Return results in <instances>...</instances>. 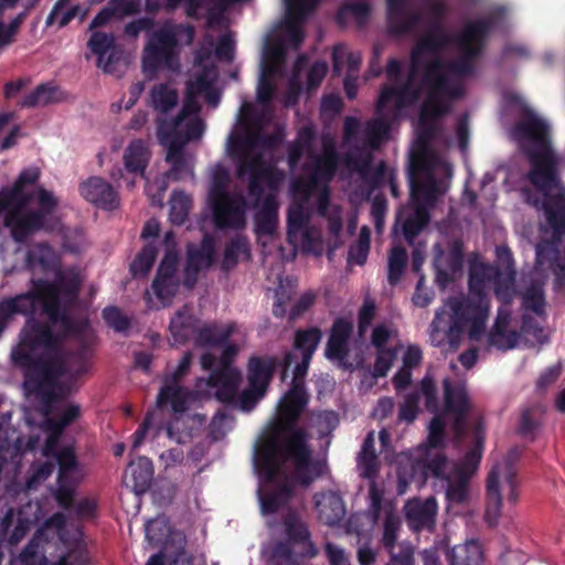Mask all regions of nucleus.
Masks as SVG:
<instances>
[{
  "instance_id": "f257e3e1",
  "label": "nucleus",
  "mask_w": 565,
  "mask_h": 565,
  "mask_svg": "<svg viewBox=\"0 0 565 565\" xmlns=\"http://www.w3.org/2000/svg\"><path fill=\"white\" fill-rule=\"evenodd\" d=\"M66 337L64 329L54 332L44 321H30L10 351L12 366L23 375L24 391L40 398L46 414L72 394V385L62 381L70 373L62 351Z\"/></svg>"
},
{
  "instance_id": "f03ea898",
  "label": "nucleus",
  "mask_w": 565,
  "mask_h": 565,
  "mask_svg": "<svg viewBox=\"0 0 565 565\" xmlns=\"http://www.w3.org/2000/svg\"><path fill=\"white\" fill-rule=\"evenodd\" d=\"M503 7H495L481 18L475 19L463 25L457 35H451L444 23L430 22L425 34L411 50L413 73L422 66L425 54L433 55L425 65V76L433 63L439 66L434 71L444 77L446 84H462L451 77H469L476 73V61L483 54L490 33L504 18Z\"/></svg>"
},
{
  "instance_id": "7ed1b4c3",
  "label": "nucleus",
  "mask_w": 565,
  "mask_h": 565,
  "mask_svg": "<svg viewBox=\"0 0 565 565\" xmlns=\"http://www.w3.org/2000/svg\"><path fill=\"white\" fill-rule=\"evenodd\" d=\"M253 463L258 477L259 509L270 535L263 546V558L265 565H282V395L277 399L274 418L254 445Z\"/></svg>"
},
{
  "instance_id": "20e7f679",
  "label": "nucleus",
  "mask_w": 565,
  "mask_h": 565,
  "mask_svg": "<svg viewBox=\"0 0 565 565\" xmlns=\"http://www.w3.org/2000/svg\"><path fill=\"white\" fill-rule=\"evenodd\" d=\"M547 124L529 113L514 127L518 136L535 142L537 149L529 152L531 170L527 180L535 188L521 190L524 201L543 211L552 230V237L559 242L565 236V190L558 178V158L551 147Z\"/></svg>"
},
{
  "instance_id": "39448f33",
  "label": "nucleus",
  "mask_w": 565,
  "mask_h": 565,
  "mask_svg": "<svg viewBox=\"0 0 565 565\" xmlns=\"http://www.w3.org/2000/svg\"><path fill=\"white\" fill-rule=\"evenodd\" d=\"M31 289L13 297L0 300V339L12 324L18 315L28 317L25 324L38 321L34 318L38 306L47 317L51 328L61 326L65 335H81L87 333L88 322L77 321L72 315V308L77 301L81 278L74 270H58L54 281L44 278H31Z\"/></svg>"
},
{
  "instance_id": "423d86ee",
  "label": "nucleus",
  "mask_w": 565,
  "mask_h": 565,
  "mask_svg": "<svg viewBox=\"0 0 565 565\" xmlns=\"http://www.w3.org/2000/svg\"><path fill=\"white\" fill-rule=\"evenodd\" d=\"M498 276V266L479 263L469 269L467 296H450L445 306L451 310L448 316L445 308L436 311L431 321L434 332H447L450 342L458 340L468 329L470 340L479 341L486 331L490 311L489 285Z\"/></svg>"
},
{
  "instance_id": "0eeeda50",
  "label": "nucleus",
  "mask_w": 565,
  "mask_h": 565,
  "mask_svg": "<svg viewBox=\"0 0 565 565\" xmlns=\"http://www.w3.org/2000/svg\"><path fill=\"white\" fill-rule=\"evenodd\" d=\"M36 194L38 207L29 209L30 193L14 183L0 190V215L4 213L3 225L18 244H26L38 232L52 233L58 226L55 215L57 199L44 188H40Z\"/></svg>"
},
{
  "instance_id": "6e6552de",
  "label": "nucleus",
  "mask_w": 565,
  "mask_h": 565,
  "mask_svg": "<svg viewBox=\"0 0 565 565\" xmlns=\"http://www.w3.org/2000/svg\"><path fill=\"white\" fill-rule=\"evenodd\" d=\"M282 142V126H277L273 135H264L262 130L233 135L228 141L230 154L237 158V178L247 180L248 196L260 201L264 189L278 190L282 182V170L268 163L262 149H274Z\"/></svg>"
},
{
  "instance_id": "1a4fd4ad",
  "label": "nucleus",
  "mask_w": 565,
  "mask_h": 565,
  "mask_svg": "<svg viewBox=\"0 0 565 565\" xmlns=\"http://www.w3.org/2000/svg\"><path fill=\"white\" fill-rule=\"evenodd\" d=\"M282 79V17L275 22V34L267 36L260 62V73L256 88L258 109L253 103L242 105L241 125L246 131L263 130L273 117L271 100L277 92V83Z\"/></svg>"
},
{
  "instance_id": "9d476101",
  "label": "nucleus",
  "mask_w": 565,
  "mask_h": 565,
  "mask_svg": "<svg viewBox=\"0 0 565 565\" xmlns=\"http://www.w3.org/2000/svg\"><path fill=\"white\" fill-rule=\"evenodd\" d=\"M309 433L299 422H285V498L290 490L308 489L321 475L322 467L312 458Z\"/></svg>"
},
{
  "instance_id": "9b49d317",
  "label": "nucleus",
  "mask_w": 565,
  "mask_h": 565,
  "mask_svg": "<svg viewBox=\"0 0 565 565\" xmlns=\"http://www.w3.org/2000/svg\"><path fill=\"white\" fill-rule=\"evenodd\" d=\"M439 63H433L422 85L427 92V98L419 111L417 141L427 148L436 135L435 121L446 116L451 109V103L465 96L463 84H446L443 76L435 74Z\"/></svg>"
},
{
  "instance_id": "f8f14e48",
  "label": "nucleus",
  "mask_w": 565,
  "mask_h": 565,
  "mask_svg": "<svg viewBox=\"0 0 565 565\" xmlns=\"http://www.w3.org/2000/svg\"><path fill=\"white\" fill-rule=\"evenodd\" d=\"M295 491L290 490L285 498V565H306L319 550L302 515L306 510L303 495L300 497L299 509L289 505Z\"/></svg>"
},
{
  "instance_id": "ddd939ff",
  "label": "nucleus",
  "mask_w": 565,
  "mask_h": 565,
  "mask_svg": "<svg viewBox=\"0 0 565 565\" xmlns=\"http://www.w3.org/2000/svg\"><path fill=\"white\" fill-rule=\"evenodd\" d=\"M501 479H503L507 489V500L515 504L519 500V481L516 470L512 460L508 459L502 463H497L490 470L487 478V507L484 520L489 526H495L501 513L502 494Z\"/></svg>"
},
{
  "instance_id": "4468645a",
  "label": "nucleus",
  "mask_w": 565,
  "mask_h": 565,
  "mask_svg": "<svg viewBox=\"0 0 565 565\" xmlns=\"http://www.w3.org/2000/svg\"><path fill=\"white\" fill-rule=\"evenodd\" d=\"M179 39L175 38L173 23L167 21L158 30L151 32L145 46L143 67L156 71L160 66L174 70L179 66L177 47Z\"/></svg>"
},
{
  "instance_id": "2eb2a0df",
  "label": "nucleus",
  "mask_w": 565,
  "mask_h": 565,
  "mask_svg": "<svg viewBox=\"0 0 565 565\" xmlns=\"http://www.w3.org/2000/svg\"><path fill=\"white\" fill-rule=\"evenodd\" d=\"M192 363V353L186 351L179 361L178 367L167 376L157 396V406L159 408L171 407L175 414H182L188 409L190 391L181 385L179 381L189 372Z\"/></svg>"
},
{
  "instance_id": "dca6fc26",
  "label": "nucleus",
  "mask_w": 565,
  "mask_h": 565,
  "mask_svg": "<svg viewBox=\"0 0 565 565\" xmlns=\"http://www.w3.org/2000/svg\"><path fill=\"white\" fill-rule=\"evenodd\" d=\"M310 214L302 204L288 210L287 214V241L296 245L297 235L301 236L302 249L306 253L320 255L322 253L321 233L315 227H309Z\"/></svg>"
},
{
  "instance_id": "f3484780",
  "label": "nucleus",
  "mask_w": 565,
  "mask_h": 565,
  "mask_svg": "<svg viewBox=\"0 0 565 565\" xmlns=\"http://www.w3.org/2000/svg\"><path fill=\"white\" fill-rule=\"evenodd\" d=\"M218 230H242L246 225L247 200L242 193L209 201Z\"/></svg>"
},
{
  "instance_id": "a211bd4d",
  "label": "nucleus",
  "mask_w": 565,
  "mask_h": 565,
  "mask_svg": "<svg viewBox=\"0 0 565 565\" xmlns=\"http://www.w3.org/2000/svg\"><path fill=\"white\" fill-rule=\"evenodd\" d=\"M200 362L204 370L211 371L207 385L215 388L216 399L231 405L235 401L242 381L241 372L238 370H215L216 356L211 352L203 353Z\"/></svg>"
},
{
  "instance_id": "6ab92c4d",
  "label": "nucleus",
  "mask_w": 565,
  "mask_h": 565,
  "mask_svg": "<svg viewBox=\"0 0 565 565\" xmlns=\"http://www.w3.org/2000/svg\"><path fill=\"white\" fill-rule=\"evenodd\" d=\"M417 73L411 70L409 76L405 83L399 86L384 85L381 88L380 96L376 103L375 113L377 116L382 115L386 106L394 100L395 108L402 110L406 107L415 105L419 97L420 87H414L413 81Z\"/></svg>"
},
{
  "instance_id": "aec40b11",
  "label": "nucleus",
  "mask_w": 565,
  "mask_h": 565,
  "mask_svg": "<svg viewBox=\"0 0 565 565\" xmlns=\"http://www.w3.org/2000/svg\"><path fill=\"white\" fill-rule=\"evenodd\" d=\"M437 512L438 504L435 497H428L425 500L414 498L405 504V519L414 532L433 531L436 525Z\"/></svg>"
},
{
  "instance_id": "412c9836",
  "label": "nucleus",
  "mask_w": 565,
  "mask_h": 565,
  "mask_svg": "<svg viewBox=\"0 0 565 565\" xmlns=\"http://www.w3.org/2000/svg\"><path fill=\"white\" fill-rule=\"evenodd\" d=\"M81 195L103 210L113 211L118 206V195L113 185L100 177H90L79 184Z\"/></svg>"
},
{
  "instance_id": "4be33fe9",
  "label": "nucleus",
  "mask_w": 565,
  "mask_h": 565,
  "mask_svg": "<svg viewBox=\"0 0 565 565\" xmlns=\"http://www.w3.org/2000/svg\"><path fill=\"white\" fill-rule=\"evenodd\" d=\"M277 190L264 189L260 201L249 196L254 201V206L260 209L255 214V226L258 236L273 235L278 225V203L276 200Z\"/></svg>"
},
{
  "instance_id": "5701e85b",
  "label": "nucleus",
  "mask_w": 565,
  "mask_h": 565,
  "mask_svg": "<svg viewBox=\"0 0 565 565\" xmlns=\"http://www.w3.org/2000/svg\"><path fill=\"white\" fill-rule=\"evenodd\" d=\"M353 332V324L344 318H337L330 329L324 355L330 361L342 362L349 356V341Z\"/></svg>"
},
{
  "instance_id": "b1692460",
  "label": "nucleus",
  "mask_w": 565,
  "mask_h": 565,
  "mask_svg": "<svg viewBox=\"0 0 565 565\" xmlns=\"http://www.w3.org/2000/svg\"><path fill=\"white\" fill-rule=\"evenodd\" d=\"M313 499L319 521L331 527L340 525L347 514L345 503L340 493L329 490L316 493Z\"/></svg>"
},
{
  "instance_id": "393cba45",
  "label": "nucleus",
  "mask_w": 565,
  "mask_h": 565,
  "mask_svg": "<svg viewBox=\"0 0 565 565\" xmlns=\"http://www.w3.org/2000/svg\"><path fill=\"white\" fill-rule=\"evenodd\" d=\"M201 320L190 306L184 305L171 318L169 331L175 344H185L195 338Z\"/></svg>"
},
{
  "instance_id": "a878e982",
  "label": "nucleus",
  "mask_w": 565,
  "mask_h": 565,
  "mask_svg": "<svg viewBox=\"0 0 565 565\" xmlns=\"http://www.w3.org/2000/svg\"><path fill=\"white\" fill-rule=\"evenodd\" d=\"M448 458L445 454L438 452L431 457L417 460L411 463V477L420 487L426 483L428 478L446 480Z\"/></svg>"
},
{
  "instance_id": "bb28decb",
  "label": "nucleus",
  "mask_w": 565,
  "mask_h": 565,
  "mask_svg": "<svg viewBox=\"0 0 565 565\" xmlns=\"http://www.w3.org/2000/svg\"><path fill=\"white\" fill-rule=\"evenodd\" d=\"M386 20L390 35L401 38L412 33L422 23L423 15L419 11H408L406 2L396 11L386 12Z\"/></svg>"
},
{
  "instance_id": "cd10ccee",
  "label": "nucleus",
  "mask_w": 565,
  "mask_h": 565,
  "mask_svg": "<svg viewBox=\"0 0 565 565\" xmlns=\"http://www.w3.org/2000/svg\"><path fill=\"white\" fill-rule=\"evenodd\" d=\"M415 169L416 166L413 162L411 167V195L416 203L434 207L443 193L440 185L433 174H428L424 181L416 180L414 178Z\"/></svg>"
},
{
  "instance_id": "c85d7f7f",
  "label": "nucleus",
  "mask_w": 565,
  "mask_h": 565,
  "mask_svg": "<svg viewBox=\"0 0 565 565\" xmlns=\"http://www.w3.org/2000/svg\"><path fill=\"white\" fill-rule=\"evenodd\" d=\"M252 257L250 244L246 236L236 234L225 245L221 270L230 273L241 260H249Z\"/></svg>"
},
{
  "instance_id": "c756f323",
  "label": "nucleus",
  "mask_w": 565,
  "mask_h": 565,
  "mask_svg": "<svg viewBox=\"0 0 565 565\" xmlns=\"http://www.w3.org/2000/svg\"><path fill=\"white\" fill-rule=\"evenodd\" d=\"M310 393L307 386L289 385L285 391V422H299L309 403Z\"/></svg>"
},
{
  "instance_id": "7c9ffc66",
  "label": "nucleus",
  "mask_w": 565,
  "mask_h": 565,
  "mask_svg": "<svg viewBox=\"0 0 565 565\" xmlns=\"http://www.w3.org/2000/svg\"><path fill=\"white\" fill-rule=\"evenodd\" d=\"M339 166V154L335 149L331 146L324 148L323 154L318 156L315 160L305 166V171H310L321 182L322 186H329V182L335 175Z\"/></svg>"
},
{
  "instance_id": "2f4dec72",
  "label": "nucleus",
  "mask_w": 565,
  "mask_h": 565,
  "mask_svg": "<svg viewBox=\"0 0 565 565\" xmlns=\"http://www.w3.org/2000/svg\"><path fill=\"white\" fill-rule=\"evenodd\" d=\"M234 331L235 326L233 323L225 327L218 326L216 322L200 324L194 343L200 348L226 344Z\"/></svg>"
},
{
  "instance_id": "473e14b6",
  "label": "nucleus",
  "mask_w": 565,
  "mask_h": 565,
  "mask_svg": "<svg viewBox=\"0 0 565 565\" xmlns=\"http://www.w3.org/2000/svg\"><path fill=\"white\" fill-rule=\"evenodd\" d=\"M151 152L142 139L132 140L124 152V164L129 173L145 177Z\"/></svg>"
},
{
  "instance_id": "72a5a7b5",
  "label": "nucleus",
  "mask_w": 565,
  "mask_h": 565,
  "mask_svg": "<svg viewBox=\"0 0 565 565\" xmlns=\"http://www.w3.org/2000/svg\"><path fill=\"white\" fill-rule=\"evenodd\" d=\"M307 18L298 14L297 7L285 0V51L287 49H299L305 34L301 24Z\"/></svg>"
},
{
  "instance_id": "f704fd0d",
  "label": "nucleus",
  "mask_w": 565,
  "mask_h": 565,
  "mask_svg": "<svg viewBox=\"0 0 565 565\" xmlns=\"http://www.w3.org/2000/svg\"><path fill=\"white\" fill-rule=\"evenodd\" d=\"M275 360L268 356H252L247 363V382L249 385L266 387L273 379Z\"/></svg>"
},
{
  "instance_id": "c9c22d12",
  "label": "nucleus",
  "mask_w": 565,
  "mask_h": 565,
  "mask_svg": "<svg viewBox=\"0 0 565 565\" xmlns=\"http://www.w3.org/2000/svg\"><path fill=\"white\" fill-rule=\"evenodd\" d=\"M445 409L447 413H470L471 404L463 385H454L450 377L443 381Z\"/></svg>"
},
{
  "instance_id": "e433bc0d",
  "label": "nucleus",
  "mask_w": 565,
  "mask_h": 565,
  "mask_svg": "<svg viewBox=\"0 0 565 565\" xmlns=\"http://www.w3.org/2000/svg\"><path fill=\"white\" fill-rule=\"evenodd\" d=\"M446 556L449 565H481L483 559L481 545L476 540L455 545Z\"/></svg>"
},
{
  "instance_id": "4c0bfd02",
  "label": "nucleus",
  "mask_w": 565,
  "mask_h": 565,
  "mask_svg": "<svg viewBox=\"0 0 565 565\" xmlns=\"http://www.w3.org/2000/svg\"><path fill=\"white\" fill-rule=\"evenodd\" d=\"M129 471L132 478V489L136 493L142 494L147 492L153 479L152 461L146 457H139L130 462Z\"/></svg>"
},
{
  "instance_id": "58836bf2",
  "label": "nucleus",
  "mask_w": 565,
  "mask_h": 565,
  "mask_svg": "<svg viewBox=\"0 0 565 565\" xmlns=\"http://www.w3.org/2000/svg\"><path fill=\"white\" fill-rule=\"evenodd\" d=\"M322 338V331L318 327H311L308 329H298L295 332L294 338V351L295 354H299L300 358L307 356L312 358L318 349V345Z\"/></svg>"
},
{
  "instance_id": "ea45409f",
  "label": "nucleus",
  "mask_w": 565,
  "mask_h": 565,
  "mask_svg": "<svg viewBox=\"0 0 565 565\" xmlns=\"http://www.w3.org/2000/svg\"><path fill=\"white\" fill-rule=\"evenodd\" d=\"M73 0H57L50 14L46 18L45 24L47 26L52 25L55 20L60 17L57 24L58 29H63L76 17L83 21L86 18L87 10L83 9L79 4L72 6L65 12H63Z\"/></svg>"
},
{
  "instance_id": "a19ab883",
  "label": "nucleus",
  "mask_w": 565,
  "mask_h": 565,
  "mask_svg": "<svg viewBox=\"0 0 565 565\" xmlns=\"http://www.w3.org/2000/svg\"><path fill=\"white\" fill-rule=\"evenodd\" d=\"M158 248L154 242H148L136 255L135 259L130 264V273L132 277H145L147 276L157 258Z\"/></svg>"
},
{
  "instance_id": "79ce46f5",
  "label": "nucleus",
  "mask_w": 565,
  "mask_h": 565,
  "mask_svg": "<svg viewBox=\"0 0 565 565\" xmlns=\"http://www.w3.org/2000/svg\"><path fill=\"white\" fill-rule=\"evenodd\" d=\"M57 90V87L50 83L40 84L31 93L24 96L20 102V106L23 108H33L36 106H46L56 103L58 102V98L56 97Z\"/></svg>"
},
{
  "instance_id": "37998d69",
  "label": "nucleus",
  "mask_w": 565,
  "mask_h": 565,
  "mask_svg": "<svg viewBox=\"0 0 565 565\" xmlns=\"http://www.w3.org/2000/svg\"><path fill=\"white\" fill-rule=\"evenodd\" d=\"M178 103V93L168 84L154 85L151 89L152 107L164 115L168 114Z\"/></svg>"
},
{
  "instance_id": "c03bdc74",
  "label": "nucleus",
  "mask_w": 565,
  "mask_h": 565,
  "mask_svg": "<svg viewBox=\"0 0 565 565\" xmlns=\"http://www.w3.org/2000/svg\"><path fill=\"white\" fill-rule=\"evenodd\" d=\"M515 270L503 273V270L498 267V276L493 277L492 284L494 295L497 299L504 305H510L515 294Z\"/></svg>"
},
{
  "instance_id": "a18cd8bd",
  "label": "nucleus",
  "mask_w": 565,
  "mask_h": 565,
  "mask_svg": "<svg viewBox=\"0 0 565 565\" xmlns=\"http://www.w3.org/2000/svg\"><path fill=\"white\" fill-rule=\"evenodd\" d=\"M87 45L94 54L98 55V66H102L105 73H113L114 67L111 56H108L105 64L102 65L104 55L113 45V38L104 32H94L90 35Z\"/></svg>"
},
{
  "instance_id": "49530a36",
  "label": "nucleus",
  "mask_w": 565,
  "mask_h": 565,
  "mask_svg": "<svg viewBox=\"0 0 565 565\" xmlns=\"http://www.w3.org/2000/svg\"><path fill=\"white\" fill-rule=\"evenodd\" d=\"M470 479L465 472H461V475L455 472L454 479H446V498L450 503L462 504L468 501Z\"/></svg>"
},
{
  "instance_id": "de8ad7c7",
  "label": "nucleus",
  "mask_w": 565,
  "mask_h": 565,
  "mask_svg": "<svg viewBox=\"0 0 565 565\" xmlns=\"http://www.w3.org/2000/svg\"><path fill=\"white\" fill-rule=\"evenodd\" d=\"M407 265V250L403 246H394L388 255L387 280L391 286L399 282Z\"/></svg>"
},
{
  "instance_id": "09e8293b",
  "label": "nucleus",
  "mask_w": 565,
  "mask_h": 565,
  "mask_svg": "<svg viewBox=\"0 0 565 565\" xmlns=\"http://www.w3.org/2000/svg\"><path fill=\"white\" fill-rule=\"evenodd\" d=\"M57 480H78V461L74 450L70 447L62 448L57 455Z\"/></svg>"
},
{
  "instance_id": "8fccbe9b",
  "label": "nucleus",
  "mask_w": 565,
  "mask_h": 565,
  "mask_svg": "<svg viewBox=\"0 0 565 565\" xmlns=\"http://www.w3.org/2000/svg\"><path fill=\"white\" fill-rule=\"evenodd\" d=\"M359 467L361 469V476L364 478H373L379 471L372 434H369L363 443L362 450L359 455Z\"/></svg>"
},
{
  "instance_id": "3c124183",
  "label": "nucleus",
  "mask_w": 565,
  "mask_h": 565,
  "mask_svg": "<svg viewBox=\"0 0 565 565\" xmlns=\"http://www.w3.org/2000/svg\"><path fill=\"white\" fill-rule=\"evenodd\" d=\"M81 415V406L77 404H67L60 409L53 417L47 418L49 428L56 433H63L66 427L73 424Z\"/></svg>"
},
{
  "instance_id": "603ef678",
  "label": "nucleus",
  "mask_w": 565,
  "mask_h": 565,
  "mask_svg": "<svg viewBox=\"0 0 565 565\" xmlns=\"http://www.w3.org/2000/svg\"><path fill=\"white\" fill-rule=\"evenodd\" d=\"M483 439L480 436L476 437L475 446L467 451L462 460L456 466L455 472H465L468 478H471L477 471L482 458Z\"/></svg>"
},
{
  "instance_id": "864d4df0",
  "label": "nucleus",
  "mask_w": 565,
  "mask_h": 565,
  "mask_svg": "<svg viewBox=\"0 0 565 565\" xmlns=\"http://www.w3.org/2000/svg\"><path fill=\"white\" fill-rule=\"evenodd\" d=\"M419 397H424L425 407L431 414L439 413V399L437 395V386L430 373H426L418 384Z\"/></svg>"
},
{
  "instance_id": "5fc2aeb1",
  "label": "nucleus",
  "mask_w": 565,
  "mask_h": 565,
  "mask_svg": "<svg viewBox=\"0 0 565 565\" xmlns=\"http://www.w3.org/2000/svg\"><path fill=\"white\" fill-rule=\"evenodd\" d=\"M306 173L298 179H296L291 184V190L295 194L300 195L301 199L306 202L308 201L316 192H320L322 189V182L310 171H305Z\"/></svg>"
},
{
  "instance_id": "6e6d98bb",
  "label": "nucleus",
  "mask_w": 565,
  "mask_h": 565,
  "mask_svg": "<svg viewBox=\"0 0 565 565\" xmlns=\"http://www.w3.org/2000/svg\"><path fill=\"white\" fill-rule=\"evenodd\" d=\"M266 392V387L248 384L239 395L236 394L235 401L231 403V405L242 409L243 412H250L265 396Z\"/></svg>"
},
{
  "instance_id": "4d7b16f0",
  "label": "nucleus",
  "mask_w": 565,
  "mask_h": 565,
  "mask_svg": "<svg viewBox=\"0 0 565 565\" xmlns=\"http://www.w3.org/2000/svg\"><path fill=\"white\" fill-rule=\"evenodd\" d=\"M52 248L47 243H39L26 254V264L31 270L40 266L41 271L52 270L51 268Z\"/></svg>"
},
{
  "instance_id": "13d9d810",
  "label": "nucleus",
  "mask_w": 565,
  "mask_h": 565,
  "mask_svg": "<svg viewBox=\"0 0 565 565\" xmlns=\"http://www.w3.org/2000/svg\"><path fill=\"white\" fill-rule=\"evenodd\" d=\"M230 181L228 170L223 164H216L212 172L209 201L231 195L232 193L227 192Z\"/></svg>"
},
{
  "instance_id": "bf43d9fd",
  "label": "nucleus",
  "mask_w": 565,
  "mask_h": 565,
  "mask_svg": "<svg viewBox=\"0 0 565 565\" xmlns=\"http://www.w3.org/2000/svg\"><path fill=\"white\" fill-rule=\"evenodd\" d=\"M401 529V519L392 511L387 512L383 523V535L381 543L387 553H395L398 531Z\"/></svg>"
},
{
  "instance_id": "052dcab7",
  "label": "nucleus",
  "mask_w": 565,
  "mask_h": 565,
  "mask_svg": "<svg viewBox=\"0 0 565 565\" xmlns=\"http://www.w3.org/2000/svg\"><path fill=\"white\" fill-rule=\"evenodd\" d=\"M522 307L542 317L545 315V297L541 286L532 284L522 295Z\"/></svg>"
},
{
  "instance_id": "680f3d73",
  "label": "nucleus",
  "mask_w": 565,
  "mask_h": 565,
  "mask_svg": "<svg viewBox=\"0 0 565 565\" xmlns=\"http://www.w3.org/2000/svg\"><path fill=\"white\" fill-rule=\"evenodd\" d=\"M390 132V122L386 118L377 117L369 120L365 127V137L371 148H377Z\"/></svg>"
},
{
  "instance_id": "e2e57ef3",
  "label": "nucleus",
  "mask_w": 565,
  "mask_h": 565,
  "mask_svg": "<svg viewBox=\"0 0 565 565\" xmlns=\"http://www.w3.org/2000/svg\"><path fill=\"white\" fill-rule=\"evenodd\" d=\"M191 200L183 192H174L171 198L170 220L175 225H182L189 215Z\"/></svg>"
},
{
  "instance_id": "0e129e2a",
  "label": "nucleus",
  "mask_w": 565,
  "mask_h": 565,
  "mask_svg": "<svg viewBox=\"0 0 565 565\" xmlns=\"http://www.w3.org/2000/svg\"><path fill=\"white\" fill-rule=\"evenodd\" d=\"M434 415L428 426L427 445L429 448L439 449L445 447L446 423L443 415L438 413Z\"/></svg>"
},
{
  "instance_id": "69168bd1",
  "label": "nucleus",
  "mask_w": 565,
  "mask_h": 565,
  "mask_svg": "<svg viewBox=\"0 0 565 565\" xmlns=\"http://www.w3.org/2000/svg\"><path fill=\"white\" fill-rule=\"evenodd\" d=\"M56 563H63L65 565H90L92 557L87 546L82 542H77L68 548Z\"/></svg>"
},
{
  "instance_id": "338daca9",
  "label": "nucleus",
  "mask_w": 565,
  "mask_h": 565,
  "mask_svg": "<svg viewBox=\"0 0 565 565\" xmlns=\"http://www.w3.org/2000/svg\"><path fill=\"white\" fill-rule=\"evenodd\" d=\"M102 316L106 324L116 332L124 333L130 328V319L116 306H108L104 308Z\"/></svg>"
},
{
  "instance_id": "774afa93",
  "label": "nucleus",
  "mask_w": 565,
  "mask_h": 565,
  "mask_svg": "<svg viewBox=\"0 0 565 565\" xmlns=\"http://www.w3.org/2000/svg\"><path fill=\"white\" fill-rule=\"evenodd\" d=\"M435 259H441V265L447 267L452 273H460L463 265V244L461 241L456 239L452 242L449 252L446 256L443 254Z\"/></svg>"
}]
</instances>
